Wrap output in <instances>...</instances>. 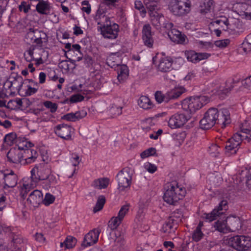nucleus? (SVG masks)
I'll return each instance as SVG.
<instances>
[{
	"instance_id": "f257e3e1",
	"label": "nucleus",
	"mask_w": 251,
	"mask_h": 251,
	"mask_svg": "<svg viewBox=\"0 0 251 251\" xmlns=\"http://www.w3.org/2000/svg\"><path fill=\"white\" fill-rule=\"evenodd\" d=\"M230 123V113L228 109L224 108L218 110L216 108H210L205 113L200 121V125L203 129H210L215 124L224 128Z\"/></svg>"
},
{
	"instance_id": "f03ea898",
	"label": "nucleus",
	"mask_w": 251,
	"mask_h": 251,
	"mask_svg": "<svg viewBox=\"0 0 251 251\" xmlns=\"http://www.w3.org/2000/svg\"><path fill=\"white\" fill-rule=\"evenodd\" d=\"M163 199L169 204L176 205L186 194V190L175 182L170 183L165 186Z\"/></svg>"
},
{
	"instance_id": "7ed1b4c3",
	"label": "nucleus",
	"mask_w": 251,
	"mask_h": 251,
	"mask_svg": "<svg viewBox=\"0 0 251 251\" xmlns=\"http://www.w3.org/2000/svg\"><path fill=\"white\" fill-rule=\"evenodd\" d=\"M191 3L189 0H172L169 5L170 11L176 16H183L191 10Z\"/></svg>"
},
{
	"instance_id": "20e7f679",
	"label": "nucleus",
	"mask_w": 251,
	"mask_h": 251,
	"mask_svg": "<svg viewBox=\"0 0 251 251\" xmlns=\"http://www.w3.org/2000/svg\"><path fill=\"white\" fill-rule=\"evenodd\" d=\"M228 245L238 251H246L251 247V239L244 235H236L228 239Z\"/></svg>"
},
{
	"instance_id": "39448f33",
	"label": "nucleus",
	"mask_w": 251,
	"mask_h": 251,
	"mask_svg": "<svg viewBox=\"0 0 251 251\" xmlns=\"http://www.w3.org/2000/svg\"><path fill=\"white\" fill-rule=\"evenodd\" d=\"M133 176V170L126 167L121 170L117 175V180L118 183V189L120 191H123L125 189L130 187L131 184Z\"/></svg>"
},
{
	"instance_id": "423d86ee",
	"label": "nucleus",
	"mask_w": 251,
	"mask_h": 251,
	"mask_svg": "<svg viewBox=\"0 0 251 251\" xmlns=\"http://www.w3.org/2000/svg\"><path fill=\"white\" fill-rule=\"evenodd\" d=\"M30 173V177L25 179L23 187L22 188L21 194L23 198L30 189L35 187L39 181L42 180L39 175H38L36 166L31 170Z\"/></svg>"
},
{
	"instance_id": "0eeeda50",
	"label": "nucleus",
	"mask_w": 251,
	"mask_h": 251,
	"mask_svg": "<svg viewBox=\"0 0 251 251\" xmlns=\"http://www.w3.org/2000/svg\"><path fill=\"white\" fill-rule=\"evenodd\" d=\"M203 99L202 97H195L184 99L181 101L182 107L184 110L190 113L195 112L202 107L201 100Z\"/></svg>"
},
{
	"instance_id": "6e6552de",
	"label": "nucleus",
	"mask_w": 251,
	"mask_h": 251,
	"mask_svg": "<svg viewBox=\"0 0 251 251\" xmlns=\"http://www.w3.org/2000/svg\"><path fill=\"white\" fill-rule=\"evenodd\" d=\"M244 136L239 133L235 134L231 138L226 142L225 146L226 152L230 153L229 155L235 154L238 149V147L242 143Z\"/></svg>"
},
{
	"instance_id": "1a4fd4ad",
	"label": "nucleus",
	"mask_w": 251,
	"mask_h": 251,
	"mask_svg": "<svg viewBox=\"0 0 251 251\" xmlns=\"http://www.w3.org/2000/svg\"><path fill=\"white\" fill-rule=\"evenodd\" d=\"M101 25V33L104 38L114 39L117 37L119 32L118 25L115 23L111 25L110 21L109 23H104Z\"/></svg>"
},
{
	"instance_id": "9d476101",
	"label": "nucleus",
	"mask_w": 251,
	"mask_h": 251,
	"mask_svg": "<svg viewBox=\"0 0 251 251\" xmlns=\"http://www.w3.org/2000/svg\"><path fill=\"white\" fill-rule=\"evenodd\" d=\"M50 162L49 158H42L41 162L35 165L42 180L48 179L51 175V167L49 165Z\"/></svg>"
},
{
	"instance_id": "9b49d317",
	"label": "nucleus",
	"mask_w": 251,
	"mask_h": 251,
	"mask_svg": "<svg viewBox=\"0 0 251 251\" xmlns=\"http://www.w3.org/2000/svg\"><path fill=\"white\" fill-rule=\"evenodd\" d=\"M189 119V116H187L183 113H177L170 118L168 126L172 129L179 128L183 126Z\"/></svg>"
},
{
	"instance_id": "f8f14e48",
	"label": "nucleus",
	"mask_w": 251,
	"mask_h": 251,
	"mask_svg": "<svg viewBox=\"0 0 251 251\" xmlns=\"http://www.w3.org/2000/svg\"><path fill=\"white\" fill-rule=\"evenodd\" d=\"M100 232V229L99 228H95L91 230L85 235L82 246L87 247L96 244L98 241Z\"/></svg>"
},
{
	"instance_id": "ddd939ff",
	"label": "nucleus",
	"mask_w": 251,
	"mask_h": 251,
	"mask_svg": "<svg viewBox=\"0 0 251 251\" xmlns=\"http://www.w3.org/2000/svg\"><path fill=\"white\" fill-rule=\"evenodd\" d=\"M168 35L170 40L174 43L182 45H185L188 43L187 36L176 29L169 31Z\"/></svg>"
},
{
	"instance_id": "4468645a",
	"label": "nucleus",
	"mask_w": 251,
	"mask_h": 251,
	"mask_svg": "<svg viewBox=\"0 0 251 251\" xmlns=\"http://www.w3.org/2000/svg\"><path fill=\"white\" fill-rule=\"evenodd\" d=\"M71 129L70 126L66 124H61L57 125L54 128V131L58 136L63 139L68 140L71 137Z\"/></svg>"
},
{
	"instance_id": "2eb2a0df",
	"label": "nucleus",
	"mask_w": 251,
	"mask_h": 251,
	"mask_svg": "<svg viewBox=\"0 0 251 251\" xmlns=\"http://www.w3.org/2000/svg\"><path fill=\"white\" fill-rule=\"evenodd\" d=\"M172 64L173 60L171 57H162L159 60L157 70L162 73L169 72L172 69Z\"/></svg>"
},
{
	"instance_id": "dca6fc26",
	"label": "nucleus",
	"mask_w": 251,
	"mask_h": 251,
	"mask_svg": "<svg viewBox=\"0 0 251 251\" xmlns=\"http://www.w3.org/2000/svg\"><path fill=\"white\" fill-rule=\"evenodd\" d=\"M142 39L145 45L149 48L152 47L154 42L152 37L151 27L149 25H146L143 27Z\"/></svg>"
},
{
	"instance_id": "f3484780",
	"label": "nucleus",
	"mask_w": 251,
	"mask_h": 251,
	"mask_svg": "<svg viewBox=\"0 0 251 251\" xmlns=\"http://www.w3.org/2000/svg\"><path fill=\"white\" fill-rule=\"evenodd\" d=\"M106 7L103 5H100L97 11L95 16V20L98 25H102L104 23H109L110 18L105 15Z\"/></svg>"
},
{
	"instance_id": "a211bd4d",
	"label": "nucleus",
	"mask_w": 251,
	"mask_h": 251,
	"mask_svg": "<svg viewBox=\"0 0 251 251\" xmlns=\"http://www.w3.org/2000/svg\"><path fill=\"white\" fill-rule=\"evenodd\" d=\"M27 201L33 206H37L43 201V194L38 190H34L30 194Z\"/></svg>"
},
{
	"instance_id": "6ab92c4d",
	"label": "nucleus",
	"mask_w": 251,
	"mask_h": 251,
	"mask_svg": "<svg viewBox=\"0 0 251 251\" xmlns=\"http://www.w3.org/2000/svg\"><path fill=\"white\" fill-rule=\"evenodd\" d=\"M185 91V89L183 87H175L166 93V100H168V102L170 100H176L184 93Z\"/></svg>"
},
{
	"instance_id": "aec40b11",
	"label": "nucleus",
	"mask_w": 251,
	"mask_h": 251,
	"mask_svg": "<svg viewBox=\"0 0 251 251\" xmlns=\"http://www.w3.org/2000/svg\"><path fill=\"white\" fill-rule=\"evenodd\" d=\"M226 220L228 230L234 232L241 228V221L238 217H229Z\"/></svg>"
},
{
	"instance_id": "412c9836",
	"label": "nucleus",
	"mask_w": 251,
	"mask_h": 251,
	"mask_svg": "<svg viewBox=\"0 0 251 251\" xmlns=\"http://www.w3.org/2000/svg\"><path fill=\"white\" fill-rule=\"evenodd\" d=\"M149 14L152 25L156 29H159L162 26L164 21H165L164 17L157 12H153Z\"/></svg>"
},
{
	"instance_id": "4be33fe9",
	"label": "nucleus",
	"mask_w": 251,
	"mask_h": 251,
	"mask_svg": "<svg viewBox=\"0 0 251 251\" xmlns=\"http://www.w3.org/2000/svg\"><path fill=\"white\" fill-rule=\"evenodd\" d=\"M18 176L13 171H10L9 173L7 174L4 180V187L8 188H13L17 184Z\"/></svg>"
},
{
	"instance_id": "5701e85b",
	"label": "nucleus",
	"mask_w": 251,
	"mask_h": 251,
	"mask_svg": "<svg viewBox=\"0 0 251 251\" xmlns=\"http://www.w3.org/2000/svg\"><path fill=\"white\" fill-rule=\"evenodd\" d=\"M51 6L48 1L40 0L36 6L37 11L41 14L48 15L50 13Z\"/></svg>"
},
{
	"instance_id": "b1692460",
	"label": "nucleus",
	"mask_w": 251,
	"mask_h": 251,
	"mask_svg": "<svg viewBox=\"0 0 251 251\" xmlns=\"http://www.w3.org/2000/svg\"><path fill=\"white\" fill-rule=\"evenodd\" d=\"M10 79L12 80L9 81L10 86L9 87L10 88L13 85L15 86L19 93V90L20 89L22 88L24 84V80L22 76L17 74H12Z\"/></svg>"
},
{
	"instance_id": "393cba45",
	"label": "nucleus",
	"mask_w": 251,
	"mask_h": 251,
	"mask_svg": "<svg viewBox=\"0 0 251 251\" xmlns=\"http://www.w3.org/2000/svg\"><path fill=\"white\" fill-rule=\"evenodd\" d=\"M109 183V179L107 177L100 178L93 181L92 185L99 189L107 188Z\"/></svg>"
},
{
	"instance_id": "a878e982",
	"label": "nucleus",
	"mask_w": 251,
	"mask_h": 251,
	"mask_svg": "<svg viewBox=\"0 0 251 251\" xmlns=\"http://www.w3.org/2000/svg\"><path fill=\"white\" fill-rule=\"evenodd\" d=\"M10 237L12 239V243L13 246L15 247L21 246L22 244H24L25 241L19 233L11 231L10 233Z\"/></svg>"
},
{
	"instance_id": "bb28decb",
	"label": "nucleus",
	"mask_w": 251,
	"mask_h": 251,
	"mask_svg": "<svg viewBox=\"0 0 251 251\" xmlns=\"http://www.w3.org/2000/svg\"><path fill=\"white\" fill-rule=\"evenodd\" d=\"M223 213L224 212H220L216 208H215L209 213H204L202 217L206 221L211 222L216 220L218 217Z\"/></svg>"
},
{
	"instance_id": "cd10ccee",
	"label": "nucleus",
	"mask_w": 251,
	"mask_h": 251,
	"mask_svg": "<svg viewBox=\"0 0 251 251\" xmlns=\"http://www.w3.org/2000/svg\"><path fill=\"white\" fill-rule=\"evenodd\" d=\"M38 91V88L32 87L30 85L27 86V88L25 90L20 89L19 94L23 97L30 96L35 94Z\"/></svg>"
},
{
	"instance_id": "c85d7f7f",
	"label": "nucleus",
	"mask_w": 251,
	"mask_h": 251,
	"mask_svg": "<svg viewBox=\"0 0 251 251\" xmlns=\"http://www.w3.org/2000/svg\"><path fill=\"white\" fill-rule=\"evenodd\" d=\"M138 105L144 109L151 108L152 103L150 99L146 96H141L138 100Z\"/></svg>"
},
{
	"instance_id": "c756f323",
	"label": "nucleus",
	"mask_w": 251,
	"mask_h": 251,
	"mask_svg": "<svg viewBox=\"0 0 251 251\" xmlns=\"http://www.w3.org/2000/svg\"><path fill=\"white\" fill-rule=\"evenodd\" d=\"M76 239L72 236H68L63 242L60 243V247L64 246L66 249L73 248L76 244Z\"/></svg>"
},
{
	"instance_id": "7c9ffc66",
	"label": "nucleus",
	"mask_w": 251,
	"mask_h": 251,
	"mask_svg": "<svg viewBox=\"0 0 251 251\" xmlns=\"http://www.w3.org/2000/svg\"><path fill=\"white\" fill-rule=\"evenodd\" d=\"M128 75V70L127 67L126 65L120 66L119 70L118 71V79L121 81L126 79Z\"/></svg>"
},
{
	"instance_id": "2f4dec72",
	"label": "nucleus",
	"mask_w": 251,
	"mask_h": 251,
	"mask_svg": "<svg viewBox=\"0 0 251 251\" xmlns=\"http://www.w3.org/2000/svg\"><path fill=\"white\" fill-rule=\"evenodd\" d=\"M144 2L150 13L157 12L158 5L155 0H144Z\"/></svg>"
},
{
	"instance_id": "473e14b6",
	"label": "nucleus",
	"mask_w": 251,
	"mask_h": 251,
	"mask_svg": "<svg viewBox=\"0 0 251 251\" xmlns=\"http://www.w3.org/2000/svg\"><path fill=\"white\" fill-rule=\"evenodd\" d=\"M105 198L103 195L99 196L96 205L93 209L94 212L96 213L101 210L105 203Z\"/></svg>"
},
{
	"instance_id": "72a5a7b5",
	"label": "nucleus",
	"mask_w": 251,
	"mask_h": 251,
	"mask_svg": "<svg viewBox=\"0 0 251 251\" xmlns=\"http://www.w3.org/2000/svg\"><path fill=\"white\" fill-rule=\"evenodd\" d=\"M4 142L9 146H12L17 142V134L11 132L6 134L4 138Z\"/></svg>"
},
{
	"instance_id": "f704fd0d",
	"label": "nucleus",
	"mask_w": 251,
	"mask_h": 251,
	"mask_svg": "<svg viewBox=\"0 0 251 251\" xmlns=\"http://www.w3.org/2000/svg\"><path fill=\"white\" fill-rule=\"evenodd\" d=\"M239 174L241 176H242L246 177V184L248 188L251 189V167L249 169L245 168V169L242 170Z\"/></svg>"
},
{
	"instance_id": "c9c22d12",
	"label": "nucleus",
	"mask_w": 251,
	"mask_h": 251,
	"mask_svg": "<svg viewBox=\"0 0 251 251\" xmlns=\"http://www.w3.org/2000/svg\"><path fill=\"white\" fill-rule=\"evenodd\" d=\"M185 55L188 61L194 63L199 62L198 56L197 53L193 50L186 51L185 52Z\"/></svg>"
},
{
	"instance_id": "e433bc0d",
	"label": "nucleus",
	"mask_w": 251,
	"mask_h": 251,
	"mask_svg": "<svg viewBox=\"0 0 251 251\" xmlns=\"http://www.w3.org/2000/svg\"><path fill=\"white\" fill-rule=\"evenodd\" d=\"M122 220L118 216L112 217L108 222V227L111 230H114L120 225Z\"/></svg>"
},
{
	"instance_id": "4c0bfd02",
	"label": "nucleus",
	"mask_w": 251,
	"mask_h": 251,
	"mask_svg": "<svg viewBox=\"0 0 251 251\" xmlns=\"http://www.w3.org/2000/svg\"><path fill=\"white\" fill-rule=\"evenodd\" d=\"M216 229L221 232H225L228 230L226 220V221H218L215 223Z\"/></svg>"
},
{
	"instance_id": "58836bf2",
	"label": "nucleus",
	"mask_w": 251,
	"mask_h": 251,
	"mask_svg": "<svg viewBox=\"0 0 251 251\" xmlns=\"http://www.w3.org/2000/svg\"><path fill=\"white\" fill-rule=\"evenodd\" d=\"M196 44L199 48L203 50H207L213 47V44L211 42L198 41L196 42Z\"/></svg>"
},
{
	"instance_id": "ea45409f",
	"label": "nucleus",
	"mask_w": 251,
	"mask_h": 251,
	"mask_svg": "<svg viewBox=\"0 0 251 251\" xmlns=\"http://www.w3.org/2000/svg\"><path fill=\"white\" fill-rule=\"evenodd\" d=\"M154 155H159V154L156 152V150L154 148H149L140 154L141 157H150V156Z\"/></svg>"
},
{
	"instance_id": "a19ab883",
	"label": "nucleus",
	"mask_w": 251,
	"mask_h": 251,
	"mask_svg": "<svg viewBox=\"0 0 251 251\" xmlns=\"http://www.w3.org/2000/svg\"><path fill=\"white\" fill-rule=\"evenodd\" d=\"M204 234L201 231V229L196 228L192 235V238L195 242H199L203 237Z\"/></svg>"
},
{
	"instance_id": "79ce46f5",
	"label": "nucleus",
	"mask_w": 251,
	"mask_h": 251,
	"mask_svg": "<svg viewBox=\"0 0 251 251\" xmlns=\"http://www.w3.org/2000/svg\"><path fill=\"white\" fill-rule=\"evenodd\" d=\"M65 48L67 50V52L71 53L74 51H77L80 52V46L79 44H74L72 46L71 43H67L65 46Z\"/></svg>"
},
{
	"instance_id": "37998d69",
	"label": "nucleus",
	"mask_w": 251,
	"mask_h": 251,
	"mask_svg": "<svg viewBox=\"0 0 251 251\" xmlns=\"http://www.w3.org/2000/svg\"><path fill=\"white\" fill-rule=\"evenodd\" d=\"M219 148L216 145H212L209 147L208 151L211 157H217L219 155Z\"/></svg>"
},
{
	"instance_id": "c03bdc74",
	"label": "nucleus",
	"mask_w": 251,
	"mask_h": 251,
	"mask_svg": "<svg viewBox=\"0 0 251 251\" xmlns=\"http://www.w3.org/2000/svg\"><path fill=\"white\" fill-rule=\"evenodd\" d=\"M129 206L130 205L129 204L124 205L121 207L120 211H119L117 216L122 221L125 215L128 212Z\"/></svg>"
},
{
	"instance_id": "a18cd8bd",
	"label": "nucleus",
	"mask_w": 251,
	"mask_h": 251,
	"mask_svg": "<svg viewBox=\"0 0 251 251\" xmlns=\"http://www.w3.org/2000/svg\"><path fill=\"white\" fill-rule=\"evenodd\" d=\"M55 200V197L50 193H47L45 195V198L43 199V203L45 205H49L52 203Z\"/></svg>"
},
{
	"instance_id": "49530a36",
	"label": "nucleus",
	"mask_w": 251,
	"mask_h": 251,
	"mask_svg": "<svg viewBox=\"0 0 251 251\" xmlns=\"http://www.w3.org/2000/svg\"><path fill=\"white\" fill-rule=\"evenodd\" d=\"M44 105L47 108L50 109L51 113L55 112L58 107L57 104L56 103L52 102L50 101L47 100L44 102Z\"/></svg>"
},
{
	"instance_id": "de8ad7c7",
	"label": "nucleus",
	"mask_w": 251,
	"mask_h": 251,
	"mask_svg": "<svg viewBox=\"0 0 251 251\" xmlns=\"http://www.w3.org/2000/svg\"><path fill=\"white\" fill-rule=\"evenodd\" d=\"M166 94L164 95L161 91H157L155 93V99L158 103H161L163 101L168 102V100H166Z\"/></svg>"
},
{
	"instance_id": "09e8293b",
	"label": "nucleus",
	"mask_w": 251,
	"mask_h": 251,
	"mask_svg": "<svg viewBox=\"0 0 251 251\" xmlns=\"http://www.w3.org/2000/svg\"><path fill=\"white\" fill-rule=\"evenodd\" d=\"M35 39L43 38L45 41H48V36L46 33L38 29H34Z\"/></svg>"
},
{
	"instance_id": "8fccbe9b",
	"label": "nucleus",
	"mask_w": 251,
	"mask_h": 251,
	"mask_svg": "<svg viewBox=\"0 0 251 251\" xmlns=\"http://www.w3.org/2000/svg\"><path fill=\"white\" fill-rule=\"evenodd\" d=\"M230 43V40L228 39L218 40L215 42V45L216 47L221 49L226 47Z\"/></svg>"
},
{
	"instance_id": "3c124183",
	"label": "nucleus",
	"mask_w": 251,
	"mask_h": 251,
	"mask_svg": "<svg viewBox=\"0 0 251 251\" xmlns=\"http://www.w3.org/2000/svg\"><path fill=\"white\" fill-rule=\"evenodd\" d=\"M182 215L180 214L178 218L176 219L175 216H170L168 220L173 226L176 229L178 224L181 221Z\"/></svg>"
},
{
	"instance_id": "603ef678",
	"label": "nucleus",
	"mask_w": 251,
	"mask_h": 251,
	"mask_svg": "<svg viewBox=\"0 0 251 251\" xmlns=\"http://www.w3.org/2000/svg\"><path fill=\"white\" fill-rule=\"evenodd\" d=\"M19 10L20 11H23L25 13H27L30 10V5L25 1H22L19 5Z\"/></svg>"
},
{
	"instance_id": "864d4df0",
	"label": "nucleus",
	"mask_w": 251,
	"mask_h": 251,
	"mask_svg": "<svg viewBox=\"0 0 251 251\" xmlns=\"http://www.w3.org/2000/svg\"><path fill=\"white\" fill-rule=\"evenodd\" d=\"M82 7L81 8L82 11L89 14L91 11V5L88 0H83L81 2Z\"/></svg>"
},
{
	"instance_id": "5fc2aeb1",
	"label": "nucleus",
	"mask_w": 251,
	"mask_h": 251,
	"mask_svg": "<svg viewBox=\"0 0 251 251\" xmlns=\"http://www.w3.org/2000/svg\"><path fill=\"white\" fill-rule=\"evenodd\" d=\"M213 4V1L211 0H209L207 2H204L203 4L204 8H201L200 12L202 14L207 13L211 9V5Z\"/></svg>"
},
{
	"instance_id": "6e6d98bb",
	"label": "nucleus",
	"mask_w": 251,
	"mask_h": 251,
	"mask_svg": "<svg viewBox=\"0 0 251 251\" xmlns=\"http://www.w3.org/2000/svg\"><path fill=\"white\" fill-rule=\"evenodd\" d=\"M84 97L79 94L72 95L70 98V101L71 103H75L82 101Z\"/></svg>"
},
{
	"instance_id": "4d7b16f0",
	"label": "nucleus",
	"mask_w": 251,
	"mask_h": 251,
	"mask_svg": "<svg viewBox=\"0 0 251 251\" xmlns=\"http://www.w3.org/2000/svg\"><path fill=\"white\" fill-rule=\"evenodd\" d=\"M135 8L140 11L141 15L144 17L146 13V10L142 4L141 1H136L135 2Z\"/></svg>"
},
{
	"instance_id": "13d9d810",
	"label": "nucleus",
	"mask_w": 251,
	"mask_h": 251,
	"mask_svg": "<svg viewBox=\"0 0 251 251\" xmlns=\"http://www.w3.org/2000/svg\"><path fill=\"white\" fill-rule=\"evenodd\" d=\"M8 195L6 194H2L0 198V211L2 210L4 207L6 206V201L7 198L10 199L9 197H8Z\"/></svg>"
},
{
	"instance_id": "bf43d9fd",
	"label": "nucleus",
	"mask_w": 251,
	"mask_h": 251,
	"mask_svg": "<svg viewBox=\"0 0 251 251\" xmlns=\"http://www.w3.org/2000/svg\"><path fill=\"white\" fill-rule=\"evenodd\" d=\"M163 229L164 232L170 233L172 231H174L176 229L175 227H174V226L167 221L163 225Z\"/></svg>"
},
{
	"instance_id": "052dcab7",
	"label": "nucleus",
	"mask_w": 251,
	"mask_h": 251,
	"mask_svg": "<svg viewBox=\"0 0 251 251\" xmlns=\"http://www.w3.org/2000/svg\"><path fill=\"white\" fill-rule=\"evenodd\" d=\"M145 169L151 173H153L157 170V167L151 163L147 162L144 165Z\"/></svg>"
},
{
	"instance_id": "680f3d73",
	"label": "nucleus",
	"mask_w": 251,
	"mask_h": 251,
	"mask_svg": "<svg viewBox=\"0 0 251 251\" xmlns=\"http://www.w3.org/2000/svg\"><path fill=\"white\" fill-rule=\"evenodd\" d=\"M74 113L75 121L81 119L87 115V112L84 109L80 110Z\"/></svg>"
},
{
	"instance_id": "e2e57ef3",
	"label": "nucleus",
	"mask_w": 251,
	"mask_h": 251,
	"mask_svg": "<svg viewBox=\"0 0 251 251\" xmlns=\"http://www.w3.org/2000/svg\"><path fill=\"white\" fill-rule=\"evenodd\" d=\"M241 83L244 88L251 89V75L242 80Z\"/></svg>"
},
{
	"instance_id": "0e129e2a",
	"label": "nucleus",
	"mask_w": 251,
	"mask_h": 251,
	"mask_svg": "<svg viewBox=\"0 0 251 251\" xmlns=\"http://www.w3.org/2000/svg\"><path fill=\"white\" fill-rule=\"evenodd\" d=\"M216 208L220 212H223V210L226 211L227 209V201L226 200L222 201Z\"/></svg>"
},
{
	"instance_id": "69168bd1",
	"label": "nucleus",
	"mask_w": 251,
	"mask_h": 251,
	"mask_svg": "<svg viewBox=\"0 0 251 251\" xmlns=\"http://www.w3.org/2000/svg\"><path fill=\"white\" fill-rule=\"evenodd\" d=\"M114 56H109L106 60V64L111 68H114L119 65V63L114 60Z\"/></svg>"
},
{
	"instance_id": "338daca9",
	"label": "nucleus",
	"mask_w": 251,
	"mask_h": 251,
	"mask_svg": "<svg viewBox=\"0 0 251 251\" xmlns=\"http://www.w3.org/2000/svg\"><path fill=\"white\" fill-rule=\"evenodd\" d=\"M243 50L248 53L251 51V43H249L245 39V41L242 44Z\"/></svg>"
},
{
	"instance_id": "774afa93",
	"label": "nucleus",
	"mask_w": 251,
	"mask_h": 251,
	"mask_svg": "<svg viewBox=\"0 0 251 251\" xmlns=\"http://www.w3.org/2000/svg\"><path fill=\"white\" fill-rule=\"evenodd\" d=\"M34 29L30 28L29 29L28 31L26 34L25 38L27 40H29L30 41L32 42L34 41Z\"/></svg>"
}]
</instances>
